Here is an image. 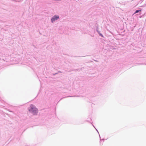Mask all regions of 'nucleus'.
<instances>
[{
	"label": "nucleus",
	"instance_id": "6",
	"mask_svg": "<svg viewBox=\"0 0 146 146\" xmlns=\"http://www.w3.org/2000/svg\"><path fill=\"white\" fill-rule=\"evenodd\" d=\"M93 125V127H94L95 128V129H96V131H97L98 132V134H99V136H100V138H101V137H100V135L99 133V132H98V130H97L96 129V128L94 126V125Z\"/></svg>",
	"mask_w": 146,
	"mask_h": 146
},
{
	"label": "nucleus",
	"instance_id": "1",
	"mask_svg": "<svg viewBox=\"0 0 146 146\" xmlns=\"http://www.w3.org/2000/svg\"><path fill=\"white\" fill-rule=\"evenodd\" d=\"M29 111L32 113L33 115H36L38 112V109L33 104H31L30 107L28 108Z\"/></svg>",
	"mask_w": 146,
	"mask_h": 146
},
{
	"label": "nucleus",
	"instance_id": "14",
	"mask_svg": "<svg viewBox=\"0 0 146 146\" xmlns=\"http://www.w3.org/2000/svg\"><path fill=\"white\" fill-rule=\"evenodd\" d=\"M141 16L140 17V18H141Z\"/></svg>",
	"mask_w": 146,
	"mask_h": 146
},
{
	"label": "nucleus",
	"instance_id": "3",
	"mask_svg": "<svg viewBox=\"0 0 146 146\" xmlns=\"http://www.w3.org/2000/svg\"><path fill=\"white\" fill-rule=\"evenodd\" d=\"M141 11H142L141 9L136 10L135 11V12H134V14H136V13H138Z\"/></svg>",
	"mask_w": 146,
	"mask_h": 146
},
{
	"label": "nucleus",
	"instance_id": "9",
	"mask_svg": "<svg viewBox=\"0 0 146 146\" xmlns=\"http://www.w3.org/2000/svg\"><path fill=\"white\" fill-rule=\"evenodd\" d=\"M97 33L98 34H99L100 33V32L99 31H98Z\"/></svg>",
	"mask_w": 146,
	"mask_h": 146
},
{
	"label": "nucleus",
	"instance_id": "13",
	"mask_svg": "<svg viewBox=\"0 0 146 146\" xmlns=\"http://www.w3.org/2000/svg\"><path fill=\"white\" fill-rule=\"evenodd\" d=\"M57 74V73H55V74H54V75H55V74Z\"/></svg>",
	"mask_w": 146,
	"mask_h": 146
},
{
	"label": "nucleus",
	"instance_id": "2",
	"mask_svg": "<svg viewBox=\"0 0 146 146\" xmlns=\"http://www.w3.org/2000/svg\"><path fill=\"white\" fill-rule=\"evenodd\" d=\"M59 16L56 15H54L51 18V22L53 23H54L55 21L59 19Z\"/></svg>",
	"mask_w": 146,
	"mask_h": 146
},
{
	"label": "nucleus",
	"instance_id": "11",
	"mask_svg": "<svg viewBox=\"0 0 146 146\" xmlns=\"http://www.w3.org/2000/svg\"><path fill=\"white\" fill-rule=\"evenodd\" d=\"M145 64L146 65V64H143V63H142L141 64L142 65V64Z\"/></svg>",
	"mask_w": 146,
	"mask_h": 146
},
{
	"label": "nucleus",
	"instance_id": "10",
	"mask_svg": "<svg viewBox=\"0 0 146 146\" xmlns=\"http://www.w3.org/2000/svg\"><path fill=\"white\" fill-rule=\"evenodd\" d=\"M58 72H60V73H61V71H58Z\"/></svg>",
	"mask_w": 146,
	"mask_h": 146
},
{
	"label": "nucleus",
	"instance_id": "5",
	"mask_svg": "<svg viewBox=\"0 0 146 146\" xmlns=\"http://www.w3.org/2000/svg\"><path fill=\"white\" fill-rule=\"evenodd\" d=\"M99 35L101 36L102 37H104V36L102 34V33H100V34H99Z\"/></svg>",
	"mask_w": 146,
	"mask_h": 146
},
{
	"label": "nucleus",
	"instance_id": "12",
	"mask_svg": "<svg viewBox=\"0 0 146 146\" xmlns=\"http://www.w3.org/2000/svg\"><path fill=\"white\" fill-rule=\"evenodd\" d=\"M104 139H102V140H103V141H104Z\"/></svg>",
	"mask_w": 146,
	"mask_h": 146
},
{
	"label": "nucleus",
	"instance_id": "8",
	"mask_svg": "<svg viewBox=\"0 0 146 146\" xmlns=\"http://www.w3.org/2000/svg\"><path fill=\"white\" fill-rule=\"evenodd\" d=\"M96 31H97V32H98V31H99L98 30V28H97L96 29Z\"/></svg>",
	"mask_w": 146,
	"mask_h": 146
},
{
	"label": "nucleus",
	"instance_id": "4",
	"mask_svg": "<svg viewBox=\"0 0 146 146\" xmlns=\"http://www.w3.org/2000/svg\"><path fill=\"white\" fill-rule=\"evenodd\" d=\"M71 96H65V97H64L62 98H61V99H60V101L62 99H63V98H68V97H71Z\"/></svg>",
	"mask_w": 146,
	"mask_h": 146
},
{
	"label": "nucleus",
	"instance_id": "7",
	"mask_svg": "<svg viewBox=\"0 0 146 146\" xmlns=\"http://www.w3.org/2000/svg\"><path fill=\"white\" fill-rule=\"evenodd\" d=\"M93 125V127H94L95 128V129H96V131H97L98 132V134H99V136H100V138H101V137H100V135L99 133V132H98V130H97L96 129V128L94 126V125Z\"/></svg>",
	"mask_w": 146,
	"mask_h": 146
}]
</instances>
